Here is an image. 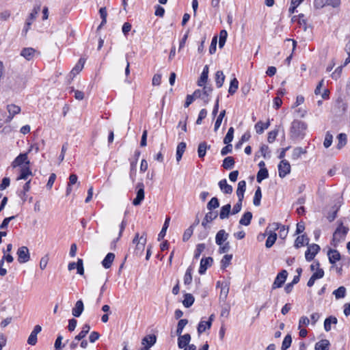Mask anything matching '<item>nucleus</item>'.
I'll list each match as a JSON object with an SVG mask.
<instances>
[{
	"label": "nucleus",
	"instance_id": "obj_1",
	"mask_svg": "<svg viewBox=\"0 0 350 350\" xmlns=\"http://www.w3.org/2000/svg\"><path fill=\"white\" fill-rule=\"evenodd\" d=\"M307 124L301 120H294L290 128V136L293 139H301L306 135Z\"/></svg>",
	"mask_w": 350,
	"mask_h": 350
},
{
	"label": "nucleus",
	"instance_id": "obj_2",
	"mask_svg": "<svg viewBox=\"0 0 350 350\" xmlns=\"http://www.w3.org/2000/svg\"><path fill=\"white\" fill-rule=\"evenodd\" d=\"M349 230V228L343 226L342 223L340 222L333 234L331 244L334 247H337L345 239Z\"/></svg>",
	"mask_w": 350,
	"mask_h": 350
},
{
	"label": "nucleus",
	"instance_id": "obj_3",
	"mask_svg": "<svg viewBox=\"0 0 350 350\" xmlns=\"http://www.w3.org/2000/svg\"><path fill=\"white\" fill-rule=\"evenodd\" d=\"M18 261L20 264H23L30 260V254L29 249L26 246L18 247L17 252Z\"/></svg>",
	"mask_w": 350,
	"mask_h": 350
},
{
	"label": "nucleus",
	"instance_id": "obj_4",
	"mask_svg": "<svg viewBox=\"0 0 350 350\" xmlns=\"http://www.w3.org/2000/svg\"><path fill=\"white\" fill-rule=\"evenodd\" d=\"M137 189L136 197L133 200V204L134 206H139L142 204L144 199V185L143 183H138L136 185Z\"/></svg>",
	"mask_w": 350,
	"mask_h": 350
},
{
	"label": "nucleus",
	"instance_id": "obj_5",
	"mask_svg": "<svg viewBox=\"0 0 350 350\" xmlns=\"http://www.w3.org/2000/svg\"><path fill=\"white\" fill-rule=\"evenodd\" d=\"M287 276L288 272L284 269L282 270L279 273H278L272 284V289L282 287V286L284 284Z\"/></svg>",
	"mask_w": 350,
	"mask_h": 350
},
{
	"label": "nucleus",
	"instance_id": "obj_6",
	"mask_svg": "<svg viewBox=\"0 0 350 350\" xmlns=\"http://www.w3.org/2000/svg\"><path fill=\"white\" fill-rule=\"evenodd\" d=\"M291 172V165L287 160L282 159L278 164V175L280 178H284Z\"/></svg>",
	"mask_w": 350,
	"mask_h": 350
},
{
	"label": "nucleus",
	"instance_id": "obj_7",
	"mask_svg": "<svg viewBox=\"0 0 350 350\" xmlns=\"http://www.w3.org/2000/svg\"><path fill=\"white\" fill-rule=\"evenodd\" d=\"M320 247L319 245L313 243L308 246L307 250L305 252L306 260L308 262L312 260L316 254L319 252Z\"/></svg>",
	"mask_w": 350,
	"mask_h": 350
},
{
	"label": "nucleus",
	"instance_id": "obj_8",
	"mask_svg": "<svg viewBox=\"0 0 350 350\" xmlns=\"http://www.w3.org/2000/svg\"><path fill=\"white\" fill-rule=\"evenodd\" d=\"M40 11V7H35L31 12L29 14L28 18L27 19L24 28L23 29V33H25V34L27 33L29 29L30 28V26L33 22V21L36 18V16Z\"/></svg>",
	"mask_w": 350,
	"mask_h": 350
},
{
	"label": "nucleus",
	"instance_id": "obj_9",
	"mask_svg": "<svg viewBox=\"0 0 350 350\" xmlns=\"http://www.w3.org/2000/svg\"><path fill=\"white\" fill-rule=\"evenodd\" d=\"M36 54L39 55L40 52L31 47L23 48L21 51V55L27 61L32 60Z\"/></svg>",
	"mask_w": 350,
	"mask_h": 350
},
{
	"label": "nucleus",
	"instance_id": "obj_10",
	"mask_svg": "<svg viewBox=\"0 0 350 350\" xmlns=\"http://www.w3.org/2000/svg\"><path fill=\"white\" fill-rule=\"evenodd\" d=\"M213 262L212 257L202 258L200 261L198 272L200 275L204 274L208 267H210Z\"/></svg>",
	"mask_w": 350,
	"mask_h": 350
},
{
	"label": "nucleus",
	"instance_id": "obj_11",
	"mask_svg": "<svg viewBox=\"0 0 350 350\" xmlns=\"http://www.w3.org/2000/svg\"><path fill=\"white\" fill-rule=\"evenodd\" d=\"M42 330V327L40 325H37L34 327L33 331L31 332L29 338L27 339V343L30 345H35L37 343V335Z\"/></svg>",
	"mask_w": 350,
	"mask_h": 350
},
{
	"label": "nucleus",
	"instance_id": "obj_12",
	"mask_svg": "<svg viewBox=\"0 0 350 350\" xmlns=\"http://www.w3.org/2000/svg\"><path fill=\"white\" fill-rule=\"evenodd\" d=\"M191 340V336L189 334H185L184 335L178 336V347L180 349H183L188 347Z\"/></svg>",
	"mask_w": 350,
	"mask_h": 350
},
{
	"label": "nucleus",
	"instance_id": "obj_13",
	"mask_svg": "<svg viewBox=\"0 0 350 350\" xmlns=\"http://www.w3.org/2000/svg\"><path fill=\"white\" fill-rule=\"evenodd\" d=\"M229 283L227 282H222L221 285V291L219 295V300L220 301L225 302L228 293H229Z\"/></svg>",
	"mask_w": 350,
	"mask_h": 350
},
{
	"label": "nucleus",
	"instance_id": "obj_14",
	"mask_svg": "<svg viewBox=\"0 0 350 350\" xmlns=\"http://www.w3.org/2000/svg\"><path fill=\"white\" fill-rule=\"evenodd\" d=\"M7 110L9 113L8 117V121H10L15 115L18 114L21 112V107L14 104L8 105Z\"/></svg>",
	"mask_w": 350,
	"mask_h": 350
},
{
	"label": "nucleus",
	"instance_id": "obj_15",
	"mask_svg": "<svg viewBox=\"0 0 350 350\" xmlns=\"http://www.w3.org/2000/svg\"><path fill=\"white\" fill-rule=\"evenodd\" d=\"M229 234L224 230H219L215 236L217 245H222L228 238Z\"/></svg>",
	"mask_w": 350,
	"mask_h": 350
},
{
	"label": "nucleus",
	"instance_id": "obj_16",
	"mask_svg": "<svg viewBox=\"0 0 350 350\" xmlns=\"http://www.w3.org/2000/svg\"><path fill=\"white\" fill-rule=\"evenodd\" d=\"M218 185L221 189V191L225 194H231L233 191V188L231 185H228L226 179L221 180Z\"/></svg>",
	"mask_w": 350,
	"mask_h": 350
},
{
	"label": "nucleus",
	"instance_id": "obj_17",
	"mask_svg": "<svg viewBox=\"0 0 350 350\" xmlns=\"http://www.w3.org/2000/svg\"><path fill=\"white\" fill-rule=\"evenodd\" d=\"M24 163H25L27 165L29 163V161H28L27 154L26 153L20 154L18 157H16L12 163V165L14 167H15L16 166L21 165Z\"/></svg>",
	"mask_w": 350,
	"mask_h": 350
},
{
	"label": "nucleus",
	"instance_id": "obj_18",
	"mask_svg": "<svg viewBox=\"0 0 350 350\" xmlns=\"http://www.w3.org/2000/svg\"><path fill=\"white\" fill-rule=\"evenodd\" d=\"M157 341V337L155 335L149 334L146 336L142 340V344L144 347H151L153 346Z\"/></svg>",
	"mask_w": 350,
	"mask_h": 350
},
{
	"label": "nucleus",
	"instance_id": "obj_19",
	"mask_svg": "<svg viewBox=\"0 0 350 350\" xmlns=\"http://www.w3.org/2000/svg\"><path fill=\"white\" fill-rule=\"evenodd\" d=\"M329 261L331 264H334L340 259V254L336 250L330 249L327 252Z\"/></svg>",
	"mask_w": 350,
	"mask_h": 350
},
{
	"label": "nucleus",
	"instance_id": "obj_20",
	"mask_svg": "<svg viewBox=\"0 0 350 350\" xmlns=\"http://www.w3.org/2000/svg\"><path fill=\"white\" fill-rule=\"evenodd\" d=\"M83 309L84 306L82 300H78L72 310V314L74 317H79L82 314Z\"/></svg>",
	"mask_w": 350,
	"mask_h": 350
},
{
	"label": "nucleus",
	"instance_id": "obj_21",
	"mask_svg": "<svg viewBox=\"0 0 350 350\" xmlns=\"http://www.w3.org/2000/svg\"><path fill=\"white\" fill-rule=\"evenodd\" d=\"M208 66L205 65L203 68V70L201 73L200 77L199 80L198 81V85L200 86V87L204 85L208 80Z\"/></svg>",
	"mask_w": 350,
	"mask_h": 350
},
{
	"label": "nucleus",
	"instance_id": "obj_22",
	"mask_svg": "<svg viewBox=\"0 0 350 350\" xmlns=\"http://www.w3.org/2000/svg\"><path fill=\"white\" fill-rule=\"evenodd\" d=\"M211 148V146L208 145L206 142H202L199 144L198 147V154L199 158L203 159L206 153V150Z\"/></svg>",
	"mask_w": 350,
	"mask_h": 350
},
{
	"label": "nucleus",
	"instance_id": "obj_23",
	"mask_svg": "<svg viewBox=\"0 0 350 350\" xmlns=\"http://www.w3.org/2000/svg\"><path fill=\"white\" fill-rule=\"evenodd\" d=\"M115 254L113 253H108L105 258L102 261V265L105 269H109L111 267V265L114 260Z\"/></svg>",
	"mask_w": 350,
	"mask_h": 350
},
{
	"label": "nucleus",
	"instance_id": "obj_24",
	"mask_svg": "<svg viewBox=\"0 0 350 350\" xmlns=\"http://www.w3.org/2000/svg\"><path fill=\"white\" fill-rule=\"evenodd\" d=\"M246 190V182L245 180H241L239 182L237 189V196L238 198L243 199L244 198V193Z\"/></svg>",
	"mask_w": 350,
	"mask_h": 350
},
{
	"label": "nucleus",
	"instance_id": "obj_25",
	"mask_svg": "<svg viewBox=\"0 0 350 350\" xmlns=\"http://www.w3.org/2000/svg\"><path fill=\"white\" fill-rule=\"evenodd\" d=\"M32 173L28 166L21 167L20 169L19 176L17 177L16 180H27L29 176H31Z\"/></svg>",
	"mask_w": 350,
	"mask_h": 350
},
{
	"label": "nucleus",
	"instance_id": "obj_26",
	"mask_svg": "<svg viewBox=\"0 0 350 350\" xmlns=\"http://www.w3.org/2000/svg\"><path fill=\"white\" fill-rule=\"evenodd\" d=\"M231 211V205L230 204H227L224 206H223L221 209L219 214V218L221 219H225L228 218Z\"/></svg>",
	"mask_w": 350,
	"mask_h": 350
},
{
	"label": "nucleus",
	"instance_id": "obj_27",
	"mask_svg": "<svg viewBox=\"0 0 350 350\" xmlns=\"http://www.w3.org/2000/svg\"><path fill=\"white\" fill-rule=\"evenodd\" d=\"M90 326L88 323H85L83 325L81 332L75 337V340L77 341L81 340L83 339L87 334L90 332Z\"/></svg>",
	"mask_w": 350,
	"mask_h": 350
},
{
	"label": "nucleus",
	"instance_id": "obj_28",
	"mask_svg": "<svg viewBox=\"0 0 350 350\" xmlns=\"http://www.w3.org/2000/svg\"><path fill=\"white\" fill-rule=\"evenodd\" d=\"M330 342L327 339H322L315 344V350H329Z\"/></svg>",
	"mask_w": 350,
	"mask_h": 350
},
{
	"label": "nucleus",
	"instance_id": "obj_29",
	"mask_svg": "<svg viewBox=\"0 0 350 350\" xmlns=\"http://www.w3.org/2000/svg\"><path fill=\"white\" fill-rule=\"evenodd\" d=\"M215 80L217 88H220L221 87H222L224 82L225 81V75H224L223 71L217 70L215 72Z\"/></svg>",
	"mask_w": 350,
	"mask_h": 350
},
{
	"label": "nucleus",
	"instance_id": "obj_30",
	"mask_svg": "<svg viewBox=\"0 0 350 350\" xmlns=\"http://www.w3.org/2000/svg\"><path fill=\"white\" fill-rule=\"evenodd\" d=\"M252 219V213L250 211L245 212L239 220V224L247 226L250 224Z\"/></svg>",
	"mask_w": 350,
	"mask_h": 350
},
{
	"label": "nucleus",
	"instance_id": "obj_31",
	"mask_svg": "<svg viewBox=\"0 0 350 350\" xmlns=\"http://www.w3.org/2000/svg\"><path fill=\"white\" fill-rule=\"evenodd\" d=\"M269 125L270 123L269 120L265 123L262 121H259L255 124L254 128L258 134H262L265 129L269 128Z\"/></svg>",
	"mask_w": 350,
	"mask_h": 350
},
{
	"label": "nucleus",
	"instance_id": "obj_32",
	"mask_svg": "<svg viewBox=\"0 0 350 350\" xmlns=\"http://www.w3.org/2000/svg\"><path fill=\"white\" fill-rule=\"evenodd\" d=\"M202 90V100H203L205 104H208L210 101L209 96L213 91V88L211 87L203 85Z\"/></svg>",
	"mask_w": 350,
	"mask_h": 350
},
{
	"label": "nucleus",
	"instance_id": "obj_33",
	"mask_svg": "<svg viewBox=\"0 0 350 350\" xmlns=\"http://www.w3.org/2000/svg\"><path fill=\"white\" fill-rule=\"evenodd\" d=\"M337 140H338V144L336 145V148L338 150H340L347 144V136L345 133H340L337 136Z\"/></svg>",
	"mask_w": 350,
	"mask_h": 350
},
{
	"label": "nucleus",
	"instance_id": "obj_34",
	"mask_svg": "<svg viewBox=\"0 0 350 350\" xmlns=\"http://www.w3.org/2000/svg\"><path fill=\"white\" fill-rule=\"evenodd\" d=\"M195 299L194 297L190 293H185L184 295V299L183 301V304L185 308L191 307L194 303Z\"/></svg>",
	"mask_w": 350,
	"mask_h": 350
},
{
	"label": "nucleus",
	"instance_id": "obj_35",
	"mask_svg": "<svg viewBox=\"0 0 350 350\" xmlns=\"http://www.w3.org/2000/svg\"><path fill=\"white\" fill-rule=\"evenodd\" d=\"M338 320L335 317L330 316L325 319L324 321V329L326 332L331 330V324H336Z\"/></svg>",
	"mask_w": 350,
	"mask_h": 350
},
{
	"label": "nucleus",
	"instance_id": "obj_36",
	"mask_svg": "<svg viewBox=\"0 0 350 350\" xmlns=\"http://www.w3.org/2000/svg\"><path fill=\"white\" fill-rule=\"evenodd\" d=\"M234 163L235 161L234 157H227L223 161L222 167L226 170H230L233 168Z\"/></svg>",
	"mask_w": 350,
	"mask_h": 350
},
{
	"label": "nucleus",
	"instance_id": "obj_37",
	"mask_svg": "<svg viewBox=\"0 0 350 350\" xmlns=\"http://www.w3.org/2000/svg\"><path fill=\"white\" fill-rule=\"evenodd\" d=\"M268 237L265 242V246L267 248H270L273 246L277 239V234L275 232L267 233Z\"/></svg>",
	"mask_w": 350,
	"mask_h": 350
},
{
	"label": "nucleus",
	"instance_id": "obj_38",
	"mask_svg": "<svg viewBox=\"0 0 350 350\" xmlns=\"http://www.w3.org/2000/svg\"><path fill=\"white\" fill-rule=\"evenodd\" d=\"M306 241V244L308 243V239L305 234H302L301 236H298L295 241V247L296 248H299L304 245V242Z\"/></svg>",
	"mask_w": 350,
	"mask_h": 350
},
{
	"label": "nucleus",
	"instance_id": "obj_39",
	"mask_svg": "<svg viewBox=\"0 0 350 350\" xmlns=\"http://www.w3.org/2000/svg\"><path fill=\"white\" fill-rule=\"evenodd\" d=\"M99 14H100V18H102V21H101L100 25L98 27L97 30H99L107 23V12L106 8H105V7L100 8L99 10Z\"/></svg>",
	"mask_w": 350,
	"mask_h": 350
},
{
	"label": "nucleus",
	"instance_id": "obj_40",
	"mask_svg": "<svg viewBox=\"0 0 350 350\" xmlns=\"http://www.w3.org/2000/svg\"><path fill=\"white\" fill-rule=\"evenodd\" d=\"M85 64V60L82 58H80L79 62L75 66V67L72 69L70 73L73 75L78 74L83 68Z\"/></svg>",
	"mask_w": 350,
	"mask_h": 350
},
{
	"label": "nucleus",
	"instance_id": "obj_41",
	"mask_svg": "<svg viewBox=\"0 0 350 350\" xmlns=\"http://www.w3.org/2000/svg\"><path fill=\"white\" fill-rule=\"evenodd\" d=\"M269 172L267 168H261L257 174L256 180L258 183H260L262 180L268 178Z\"/></svg>",
	"mask_w": 350,
	"mask_h": 350
},
{
	"label": "nucleus",
	"instance_id": "obj_42",
	"mask_svg": "<svg viewBox=\"0 0 350 350\" xmlns=\"http://www.w3.org/2000/svg\"><path fill=\"white\" fill-rule=\"evenodd\" d=\"M262 198V192L260 187H258L254 196L253 204L256 206H258L260 204V200Z\"/></svg>",
	"mask_w": 350,
	"mask_h": 350
},
{
	"label": "nucleus",
	"instance_id": "obj_43",
	"mask_svg": "<svg viewBox=\"0 0 350 350\" xmlns=\"http://www.w3.org/2000/svg\"><path fill=\"white\" fill-rule=\"evenodd\" d=\"M238 88H239V81L237 79V78L234 77L230 81V87L228 89V93L230 95H233L237 92Z\"/></svg>",
	"mask_w": 350,
	"mask_h": 350
},
{
	"label": "nucleus",
	"instance_id": "obj_44",
	"mask_svg": "<svg viewBox=\"0 0 350 350\" xmlns=\"http://www.w3.org/2000/svg\"><path fill=\"white\" fill-rule=\"evenodd\" d=\"M232 259V254L224 255L221 260V269H225L227 267H228L229 265L230 264Z\"/></svg>",
	"mask_w": 350,
	"mask_h": 350
},
{
	"label": "nucleus",
	"instance_id": "obj_45",
	"mask_svg": "<svg viewBox=\"0 0 350 350\" xmlns=\"http://www.w3.org/2000/svg\"><path fill=\"white\" fill-rule=\"evenodd\" d=\"M333 295L336 299L344 298L346 295V288L344 286H340L333 292Z\"/></svg>",
	"mask_w": 350,
	"mask_h": 350
},
{
	"label": "nucleus",
	"instance_id": "obj_46",
	"mask_svg": "<svg viewBox=\"0 0 350 350\" xmlns=\"http://www.w3.org/2000/svg\"><path fill=\"white\" fill-rule=\"evenodd\" d=\"M170 220V217H166L164 224L163 226V228H162L161 230L160 231L159 234H158V240L159 241L163 239V237L165 236L167 229L169 226Z\"/></svg>",
	"mask_w": 350,
	"mask_h": 350
},
{
	"label": "nucleus",
	"instance_id": "obj_47",
	"mask_svg": "<svg viewBox=\"0 0 350 350\" xmlns=\"http://www.w3.org/2000/svg\"><path fill=\"white\" fill-rule=\"evenodd\" d=\"M192 268L191 267H189L186 270V272L184 275V284L185 285H189L192 282Z\"/></svg>",
	"mask_w": 350,
	"mask_h": 350
},
{
	"label": "nucleus",
	"instance_id": "obj_48",
	"mask_svg": "<svg viewBox=\"0 0 350 350\" xmlns=\"http://www.w3.org/2000/svg\"><path fill=\"white\" fill-rule=\"evenodd\" d=\"M137 172V161H131L130 167L129 176L132 183L135 182Z\"/></svg>",
	"mask_w": 350,
	"mask_h": 350
},
{
	"label": "nucleus",
	"instance_id": "obj_49",
	"mask_svg": "<svg viewBox=\"0 0 350 350\" xmlns=\"http://www.w3.org/2000/svg\"><path fill=\"white\" fill-rule=\"evenodd\" d=\"M206 248V245L204 243H199L196 245V248L194 251L193 258L195 259H198L201 255V254L204 252Z\"/></svg>",
	"mask_w": 350,
	"mask_h": 350
},
{
	"label": "nucleus",
	"instance_id": "obj_50",
	"mask_svg": "<svg viewBox=\"0 0 350 350\" xmlns=\"http://www.w3.org/2000/svg\"><path fill=\"white\" fill-rule=\"evenodd\" d=\"M146 243V234L144 233L139 238V240L137 243L136 250L139 251H143Z\"/></svg>",
	"mask_w": 350,
	"mask_h": 350
},
{
	"label": "nucleus",
	"instance_id": "obj_51",
	"mask_svg": "<svg viewBox=\"0 0 350 350\" xmlns=\"http://www.w3.org/2000/svg\"><path fill=\"white\" fill-rule=\"evenodd\" d=\"M187 323H188V320L186 319H183L179 320L178 325H177V328H176V335L177 336H180L182 334L184 327H185V325Z\"/></svg>",
	"mask_w": 350,
	"mask_h": 350
},
{
	"label": "nucleus",
	"instance_id": "obj_52",
	"mask_svg": "<svg viewBox=\"0 0 350 350\" xmlns=\"http://www.w3.org/2000/svg\"><path fill=\"white\" fill-rule=\"evenodd\" d=\"M292 342V338L290 334H287L282 342L281 349L282 350H287L291 345Z\"/></svg>",
	"mask_w": 350,
	"mask_h": 350
},
{
	"label": "nucleus",
	"instance_id": "obj_53",
	"mask_svg": "<svg viewBox=\"0 0 350 350\" xmlns=\"http://www.w3.org/2000/svg\"><path fill=\"white\" fill-rule=\"evenodd\" d=\"M219 206V200L216 197H213L211 199V200L207 204V208L209 211H212Z\"/></svg>",
	"mask_w": 350,
	"mask_h": 350
},
{
	"label": "nucleus",
	"instance_id": "obj_54",
	"mask_svg": "<svg viewBox=\"0 0 350 350\" xmlns=\"http://www.w3.org/2000/svg\"><path fill=\"white\" fill-rule=\"evenodd\" d=\"M234 129L233 127H230L224 139V144H229L233 140Z\"/></svg>",
	"mask_w": 350,
	"mask_h": 350
},
{
	"label": "nucleus",
	"instance_id": "obj_55",
	"mask_svg": "<svg viewBox=\"0 0 350 350\" xmlns=\"http://www.w3.org/2000/svg\"><path fill=\"white\" fill-rule=\"evenodd\" d=\"M225 115H226V110H222L220 112V113L219 114V116L215 122V125H214V131H217L218 130V129L219 128V126H221L222 120H223L224 117L225 116Z\"/></svg>",
	"mask_w": 350,
	"mask_h": 350
},
{
	"label": "nucleus",
	"instance_id": "obj_56",
	"mask_svg": "<svg viewBox=\"0 0 350 350\" xmlns=\"http://www.w3.org/2000/svg\"><path fill=\"white\" fill-rule=\"evenodd\" d=\"M193 232V225H191L188 228H187L184 234L183 235V241L184 242L187 241L191 237Z\"/></svg>",
	"mask_w": 350,
	"mask_h": 350
},
{
	"label": "nucleus",
	"instance_id": "obj_57",
	"mask_svg": "<svg viewBox=\"0 0 350 350\" xmlns=\"http://www.w3.org/2000/svg\"><path fill=\"white\" fill-rule=\"evenodd\" d=\"M228 33L226 30H221L219 33V46L222 48L226 41Z\"/></svg>",
	"mask_w": 350,
	"mask_h": 350
},
{
	"label": "nucleus",
	"instance_id": "obj_58",
	"mask_svg": "<svg viewBox=\"0 0 350 350\" xmlns=\"http://www.w3.org/2000/svg\"><path fill=\"white\" fill-rule=\"evenodd\" d=\"M281 226H282V225L280 223L273 222L267 226V228L266 229V232L267 233L275 232V231L280 229L281 228Z\"/></svg>",
	"mask_w": 350,
	"mask_h": 350
},
{
	"label": "nucleus",
	"instance_id": "obj_59",
	"mask_svg": "<svg viewBox=\"0 0 350 350\" xmlns=\"http://www.w3.org/2000/svg\"><path fill=\"white\" fill-rule=\"evenodd\" d=\"M332 140H333L332 135L330 133V132L327 131L325 134V139L323 142L324 147L326 148H329L332 144Z\"/></svg>",
	"mask_w": 350,
	"mask_h": 350
},
{
	"label": "nucleus",
	"instance_id": "obj_60",
	"mask_svg": "<svg viewBox=\"0 0 350 350\" xmlns=\"http://www.w3.org/2000/svg\"><path fill=\"white\" fill-rule=\"evenodd\" d=\"M218 216V213L217 212L210 211L207 213H206L204 218H205L206 221L211 222L213 220L215 219Z\"/></svg>",
	"mask_w": 350,
	"mask_h": 350
},
{
	"label": "nucleus",
	"instance_id": "obj_61",
	"mask_svg": "<svg viewBox=\"0 0 350 350\" xmlns=\"http://www.w3.org/2000/svg\"><path fill=\"white\" fill-rule=\"evenodd\" d=\"M250 133L247 132V133H245L242 136H241V138L240 139V140L236 144V148H240L243 143L244 142H247L250 139Z\"/></svg>",
	"mask_w": 350,
	"mask_h": 350
},
{
	"label": "nucleus",
	"instance_id": "obj_62",
	"mask_svg": "<svg viewBox=\"0 0 350 350\" xmlns=\"http://www.w3.org/2000/svg\"><path fill=\"white\" fill-rule=\"evenodd\" d=\"M243 199H239L238 198V202L236 203V204L233 206L232 211L231 212V214L235 215L239 213L242 208V202Z\"/></svg>",
	"mask_w": 350,
	"mask_h": 350
},
{
	"label": "nucleus",
	"instance_id": "obj_63",
	"mask_svg": "<svg viewBox=\"0 0 350 350\" xmlns=\"http://www.w3.org/2000/svg\"><path fill=\"white\" fill-rule=\"evenodd\" d=\"M206 321L201 320L198 323L197 330L199 334L204 332L206 329H209L211 327H206V324H205Z\"/></svg>",
	"mask_w": 350,
	"mask_h": 350
},
{
	"label": "nucleus",
	"instance_id": "obj_64",
	"mask_svg": "<svg viewBox=\"0 0 350 350\" xmlns=\"http://www.w3.org/2000/svg\"><path fill=\"white\" fill-rule=\"evenodd\" d=\"M218 245L219 246V252L220 254L227 253L230 249L229 242H226V243H224L222 245Z\"/></svg>",
	"mask_w": 350,
	"mask_h": 350
}]
</instances>
